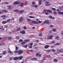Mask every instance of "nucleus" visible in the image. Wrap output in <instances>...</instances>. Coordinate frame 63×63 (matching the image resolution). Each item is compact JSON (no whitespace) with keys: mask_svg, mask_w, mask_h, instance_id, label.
<instances>
[{"mask_svg":"<svg viewBox=\"0 0 63 63\" xmlns=\"http://www.w3.org/2000/svg\"><path fill=\"white\" fill-rule=\"evenodd\" d=\"M59 38V36H56V37H55V38L57 40H58V38Z\"/></svg>","mask_w":63,"mask_h":63,"instance_id":"34","label":"nucleus"},{"mask_svg":"<svg viewBox=\"0 0 63 63\" xmlns=\"http://www.w3.org/2000/svg\"><path fill=\"white\" fill-rule=\"evenodd\" d=\"M36 56H38L39 55V53H37L35 55Z\"/></svg>","mask_w":63,"mask_h":63,"instance_id":"54","label":"nucleus"},{"mask_svg":"<svg viewBox=\"0 0 63 63\" xmlns=\"http://www.w3.org/2000/svg\"><path fill=\"white\" fill-rule=\"evenodd\" d=\"M44 22L45 23H46L48 24V22H49V21L48 20H46L44 21Z\"/></svg>","mask_w":63,"mask_h":63,"instance_id":"18","label":"nucleus"},{"mask_svg":"<svg viewBox=\"0 0 63 63\" xmlns=\"http://www.w3.org/2000/svg\"><path fill=\"white\" fill-rule=\"evenodd\" d=\"M19 59V57H15L14 58V60H16Z\"/></svg>","mask_w":63,"mask_h":63,"instance_id":"12","label":"nucleus"},{"mask_svg":"<svg viewBox=\"0 0 63 63\" xmlns=\"http://www.w3.org/2000/svg\"><path fill=\"white\" fill-rule=\"evenodd\" d=\"M24 12V10H21L19 11L20 13H22Z\"/></svg>","mask_w":63,"mask_h":63,"instance_id":"33","label":"nucleus"},{"mask_svg":"<svg viewBox=\"0 0 63 63\" xmlns=\"http://www.w3.org/2000/svg\"><path fill=\"white\" fill-rule=\"evenodd\" d=\"M50 27H53V25H50Z\"/></svg>","mask_w":63,"mask_h":63,"instance_id":"61","label":"nucleus"},{"mask_svg":"<svg viewBox=\"0 0 63 63\" xmlns=\"http://www.w3.org/2000/svg\"><path fill=\"white\" fill-rule=\"evenodd\" d=\"M42 34L41 33H40L39 34V36H42Z\"/></svg>","mask_w":63,"mask_h":63,"instance_id":"58","label":"nucleus"},{"mask_svg":"<svg viewBox=\"0 0 63 63\" xmlns=\"http://www.w3.org/2000/svg\"><path fill=\"white\" fill-rule=\"evenodd\" d=\"M24 42H25V43H27V42H29L30 41V40L29 39H25L24 40Z\"/></svg>","mask_w":63,"mask_h":63,"instance_id":"10","label":"nucleus"},{"mask_svg":"<svg viewBox=\"0 0 63 63\" xmlns=\"http://www.w3.org/2000/svg\"><path fill=\"white\" fill-rule=\"evenodd\" d=\"M28 46V45H26L24 46H23V47H25V48H27Z\"/></svg>","mask_w":63,"mask_h":63,"instance_id":"25","label":"nucleus"},{"mask_svg":"<svg viewBox=\"0 0 63 63\" xmlns=\"http://www.w3.org/2000/svg\"><path fill=\"white\" fill-rule=\"evenodd\" d=\"M47 12H49L50 13H52V11L50 10H47Z\"/></svg>","mask_w":63,"mask_h":63,"instance_id":"20","label":"nucleus"},{"mask_svg":"<svg viewBox=\"0 0 63 63\" xmlns=\"http://www.w3.org/2000/svg\"><path fill=\"white\" fill-rule=\"evenodd\" d=\"M56 10L57 12H60V10H59L58 9H57Z\"/></svg>","mask_w":63,"mask_h":63,"instance_id":"62","label":"nucleus"},{"mask_svg":"<svg viewBox=\"0 0 63 63\" xmlns=\"http://www.w3.org/2000/svg\"><path fill=\"white\" fill-rule=\"evenodd\" d=\"M4 3L5 4H9V2H5Z\"/></svg>","mask_w":63,"mask_h":63,"instance_id":"44","label":"nucleus"},{"mask_svg":"<svg viewBox=\"0 0 63 63\" xmlns=\"http://www.w3.org/2000/svg\"><path fill=\"white\" fill-rule=\"evenodd\" d=\"M32 23L33 24H37L38 23V22L36 21H32Z\"/></svg>","mask_w":63,"mask_h":63,"instance_id":"7","label":"nucleus"},{"mask_svg":"<svg viewBox=\"0 0 63 63\" xmlns=\"http://www.w3.org/2000/svg\"><path fill=\"white\" fill-rule=\"evenodd\" d=\"M23 58V57L22 56H20L19 57V60H21Z\"/></svg>","mask_w":63,"mask_h":63,"instance_id":"24","label":"nucleus"},{"mask_svg":"<svg viewBox=\"0 0 63 63\" xmlns=\"http://www.w3.org/2000/svg\"><path fill=\"white\" fill-rule=\"evenodd\" d=\"M29 17H30V18H34V17H35L33 16H29Z\"/></svg>","mask_w":63,"mask_h":63,"instance_id":"42","label":"nucleus"},{"mask_svg":"<svg viewBox=\"0 0 63 63\" xmlns=\"http://www.w3.org/2000/svg\"><path fill=\"white\" fill-rule=\"evenodd\" d=\"M52 31H53V32H55V31H56V29H54L52 30Z\"/></svg>","mask_w":63,"mask_h":63,"instance_id":"46","label":"nucleus"},{"mask_svg":"<svg viewBox=\"0 0 63 63\" xmlns=\"http://www.w3.org/2000/svg\"><path fill=\"white\" fill-rule=\"evenodd\" d=\"M49 3V2L46 1L45 2V3L46 4H48V3Z\"/></svg>","mask_w":63,"mask_h":63,"instance_id":"48","label":"nucleus"},{"mask_svg":"<svg viewBox=\"0 0 63 63\" xmlns=\"http://www.w3.org/2000/svg\"><path fill=\"white\" fill-rule=\"evenodd\" d=\"M33 43H30V45L31 46H32V45H33Z\"/></svg>","mask_w":63,"mask_h":63,"instance_id":"53","label":"nucleus"},{"mask_svg":"<svg viewBox=\"0 0 63 63\" xmlns=\"http://www.w3.org/2000/svg\"><path fill=\"white\" fill-rule=\"evenodd\" d=\"M20 33H21L22 34H25V32L24 31H20Z\"/></svg>","mask_w":63,"mask_h":63,"instance_id":"3","label":"nucleus"},{"mask_svg":"<svg viewBox=\"0 0 63 63\" xmlns=\"http://www.w3.org/2000/svg\"><path fill=\"white\" fill-rule=\"evenodd\" d=\"M20 30H21V29H20V28H18L16 30V31H17V32L18 31H20Z\"/></svg>","mask_w":63,"mask_h":63,"instance_id":"14","label":"nucleus"},{"mask_svg":"<svg viewBox=\"0 0 63 63\" xmlns=\"http://www.w3.org/2000/svg\"><path fill=\"white\" fill-rule=\"evenodd\" d=\"M49 47V45H46L45 46L44 48H45L46 49H47V48H48Z\"/></svg>","mask_w":63,"mask_h":63,"instance_id":"4","label":"nucleus"},{"mask_svg":"<svg viewBox=\"0 0 63 63\" xmlns=\"http://www.w3.org/2000/svg\"><path fill=\"white\" fill-rule=\"evenodd\" d=\"M7 27H8V26H5L4 27V28H7Z\"/></svg>","mask_w":63,"mask_h":63,"instance_id":"64","label":"nucleus"},{"mask_svg":"<svg viewBox=\"0 0 63 63\" xmlns=\"http://www.w3.org/2000/svg\"><path fill=\"white\" fill-rule=\"evenodd\" d=\"M58 13H59V14H63V12H59Z\"/></svg>","mask_w":63,"mask_h":63,"instance_id":"35","label":"nucleus"},{"mask_svg":"<svg viewBox=\"0 0 63 63\" xmlns=\"http://www.w3.org/2000/svg\"><path fill=\"white\" fill-rule=\"evenodd\" d=\"M55 43V41H51V44H54V43Z\"/></svg>","mask_w":63,"mask_h":63,"instance_id":"32","label":"nucleus"},{"mask_svg":"<svg viewBox=\"0 0 63 63\" xmlns=\"http://www.w3.org/2000/svg\"><path fill=\"white\" fill-rule=\"evenodd\" d=\"M12 58H10V59H9V60H10V61H12Z\"/></svg>","mask_w":63,"mask_h":63,"instance_id":"63","label":"nucleus"},{"mask_svg":"<svg viewBox=\"0 0 63 63\" xmlns=\"http://www.w3.org/2000/svg\"><path fill=\"white\" fill-rule=\"evenodd\" d=\"M2 24H6V23H7V22L6 21H3L2 22Z\"/></svg>","mask_w":63,"mask_h":63,"instance_id":"23","label":"nucleus"},{"mask_svg":"<svg viewBox=\"0 0 63 63\" xmlns=\"http://www.w3.org/2000/svg\"><path fill=\"white\" fill-rule=\"evenodd\" d=\"M46 15H48V12H45V13Z\"/></svg>","mask_w":63,"mask_h":63,"instance_id":"45","label":"nucleus"},{"mask_svg":"<svg viewBox=\"0 0 63 63\" xmlns=\"http://www.w3.org/2000/svg\"><path fill=\"white\" fill-rule=\"evenodd\" d=\"M37 60V59L36 58H33V60Z\"/></svg>","mask_w":63,"mask_h":63,"instance_id":"56","label":"nucleus"},{"mask_svg":"<svg viewBox=\"0 0 63 63\" xmlns=\"http://www.w3.org/2000/svg\"><path fill=\"white\" fill-rule=\"evenodd\" d=\"M45 5L46 6H50V5H51V4H50V3H49L47 4H45Z\"/></svg>","mask_w":63,"mask_h":63,"instance_id":"28","label":"nucleus"},{"mask_svg":"<svg viewBox=\"0 0 63 63\" xmlns=\"http://www.w3.org/2000/svg\"><path fill=\"white\" fill-rule=\"evenodd\" d=\"M13 12H19V10L18 9H16L15 10H14Z\"/></svg>","mask_w":63,"mask_h":63,"instance_id":"17","label":"nucleus"},{"mask_svg":"<svg viewBox=\"0 0 63 63\" xmlns=\"http://www.w3.org/2000/svg\"><path fill=\"white\" fill-rule=\"evenodd\" d=\"M7 52L9 53H11L12 51H8Z\"/></svg>","mask_w":63,"mask_h":63,"instance_id":"38","label":"nucleus"},{"mask_svg":"<svg viewBox=\"0 0 63 63\" xmlns=\"http://www.w3.org/2000/svg\"><path fill=\"white\" fill-rule=\"evenodd\" d=\"M23 4H24L23 3H21V4L20 5V7H23Z\"/></svg>","mask_w":63,"mask_h":63,"instance_id":"26","label":"nucleus"},{"mask_svg":"<svg viewBox=\"0 0 63 63\" xmlns=\"http://www.w3.org/2000/svg\"><path fill=\"white\" fill-rule=\"evenodd\" d=\"M25 42L24 41L22 42L21 43V45H24V44H25Z\"/></svg>","mask_w":63,"mask_h":63,"instance_id":"27","label":"nucleus"},{"mask_svg":"<svg viewBox=\"0 0 63 63\" xmlns=\"http://www.w3.org/2000/svg\"><path fill=\"white\" fill-rule=\"evenodd\" d=\"M2 12H4V13H8V10H4L2 11Z\"/></svg>","mask_w":63,"mask_h":63,"instance_id":"9","label":"nucleus"},{"mask_svg":"<svg viewBox=\"0 0 63 63\" xmlns=\"http://www.w3.org/2000/svg\"><path fill=\"white\" fill-rule=\"evenodd\" d=\"M6 53H7V51L6 50L4 51L3 52V54H4V55H5Z\"/></svg>","mask_w":63,"mask_h":63,"instance_id":"22","label":"nucleus"},{"mask_svg":"<svg viewBox=\"0 0 63 63\" xmlns=\"http://www.w3.org/2000/svg\"><path fill=\"white\" fill-rule=\"evenodd\" d=\"M27 21H30L31 20L29 18H28L27 19Z\"/></svg>","mask_w":63,"mask_h":63,"instance_id":"47","label":"nucleus"},{"mask_svg":"<svg viewBox=\"0 0 63 63\" xmlns=\"http://www.w3.org/2000/svg\"><path fill=\"white\" fill-rule=\"evenodd\" d=\"M47 52H49L51 51V49L48 50H46Z\"/></svg>","mask_w":63,"mask_h":63,"instance_id":"36","label":"nucleus"},{"mask_svg":"<svg viewBox=\"0 0 63 63\" xmlns=\"http://www.w3.org/2000/svg\"><path fill=\"white\" fill-rule=\"evenodd\" d=\"M63 51V49H60V50L58 51V52H62Z\"/></svg>","mask_w":63,"mask_h":63,"instance_id":"21","label":"nucleus"},{"mask_svg":"<svg viewBox=\"0 0 63 63\" xmlns=\"http://www.w3.org/2000/svg\"><path fill=\"white\" fill-rule=\"evenodd\" d=\"M23 28L24 29H27V28H26V26H24L23 27Z\"/></svg>","mask_w":63,"mask_h":63,"instance_id":"41","label":"nucleus"},{"mask_svg":"<svg viewBox=\"0 0 63 63\" xmlns=\"http://www.w3.org/2000/svg\"><path fill=\"white\" fill-rule=\"evenodd\" d=\"M54 61L55 62H57L58 61V60L57 59H54Z\"/></svg>","mask_w":63,"mask_h":63,"instance_id":"16","label":"nucleus"},{"mask_svg":"<svg viewBox=\"0 0 63 63\" xmlns=\"http://www.w3.org/2000/svg\"><path fill=\"white\" fill-rule=\"evenodd\" d=\"M7 9L8 10H10L11 9V6L10 5L8 6H7Z\"/></svg>","mask_w":63,"mask_h":63,"instance_id":"8","label":"nucleus"},{"mask_svg":"<svg viewBox=\"0 0 63 63\" xmlns=\"http://www.w3.org/2000/svg\"><path fill=\"white\" fill-rule=\"evenodd\" d=\"M42 0H39L38 1L39 5H41V3H42Z\"/></svg>","mask_w":63,"mask_h":63,"instance_id":"11","label":"nucleus"},{"mask_svg":"<svg viewBox=\"0 0 63 63\" xmlns=\"http://www.w3.org/2000/svg\"><path fill=\"white\" fill-rule=\"evenodd\" d=\"M51 56L49 55H48L47 56V58H50Z\"/></svg>","mask_w":63,"mask_h":63,"instance_id":"39","label":"nucleus"},{"mask_svg":"<svg viewBox=\"0 0 63 63\" xmlns=\"http://www.w3.org/2000/svg\"><path fill=\"white\" fill-rule=\"evenodd\" d=\"M32 5H35V3L34 1H33L32 3Z\"/></svg>","mask_w":63,"mask_h":63,"instance_id":"55","label":"nucleus"},{"mask_svg":"<svg viewBox=\"0 0 63 63\" xmlns=\"http://www.w3.org/2000/svg\"><path fill=\"white\" fill-rule=\"evenodd\" d=\"M20 4V2H17L16 1H15L14 3V5H17V4Z\"/></svg>","mask_w":63,"mask_h":63,"instance_id":"2","label":"nucleus"},{"mask_svg":"<svg viewBox=\"0 0 63 63\" xmlns=\"http://www.w3.org/2000/svg\"><path fill=\"white\" fill-rule=\"evenodd\" d=\"M19 49V48L17 47H16V50H17Z\"/></svg>","mask_w":63,"mask_h":63,"instance_id":"37","label":"nucleus"},{"mask_svg":"<svg viewBox=\"0 0 63 63\" xmlns=\"http://www.w3.org/2000/svg\"><path fill=\"white\" fill-rule=\"evenodd\" d=\"M27 5V1H26L25 4V6H26V5Z\"/></svg>","mask_w":63,"mask_h":63,"instance_id":"49","label":"nucleus"},{"mask_svg":"<svg viewBox=\"0 0 63 63\" xmlns=\"http://www.w3.org/2000/svg\"><path fill=\"white\" fill-rule=\"evenodd\" d=\"M23 51L22 50H19L18 51L16 50L14 51L15 53L16 54L18 53L19 55H20L21 53H22Z\"/></svg>","mask_w":63,"mask_h":63,"instance_id":"1","label":"nucleus"},{"mask_svg":"<svg viewBox=\"0 0 63 63\" xmlns=\"http://www.w3.org/2000/svg\"><path fill=\"white\" fill-rule=\"evenodd\" d=\"M8 40H11V39H12V37H9L8 38Z\"/></svg>","mask_w":63,"mask_h":63,"instance_id":"43","label":"nucleus"},{"mask_svg":"<svg viewBox=\"0 0 63 63\" xmlns=\"http://www.w3.org/2000/svg\"><path fill=\"white\" fill-rule=\"evenodd\" d=\"M49 37L50 38V39H52V38H53V36L52 35H49Z\"/></svg>","mask_w":63,"mask_h":63,"instance_id":"15","label":"nucleus"},{"mask_svg":"<svg viewBox=\"0 0 63 63\" xmlns=\"http://www.w3.org/2000/svg\"><path fill=\"white\" fill-rule=\"evenodd\" d=\"M1 17L2 18H6V17H7V16L5 15H4L1 16Z\"/></svg>","mask_w":63,"mask_h":63,"instance_id":"6","label":"nucleus"},{"mask_svg":"<svg viewBox=\"0 0 63 63\" xmlns=\"http://www.w3.org/2000/svg\"><path fill=\"white\" fill-rule=\"evenodd\" d=\"M49 18H51V19H54V18L52 17V16H49Z\"/></svg>","mask_w":63,"mask_h":63,"instance_id":"13","label":"nucleus"},{"mask_svg":"<svg viewBox=\"0 0 63 63\" xmlns=\"http://www.w3.org/2000/svg\"><path fill=\"white\" fill-rule=\"evenodd\" d=\"M29 51L31 52H33L34 51L33 50H29Z\"/></svg>","mask_w":63,"mask_h":63,"instance_id":"60","label":"nucleus"},{"mask_svg":"<svg viewBox=\"0 0 63 63\" xmlns=\"http://www.w3.org/2000/svg\"><path fill=\"white\" fill-rule=\"evenodd\" d=\"M20 42H23V40H22L20 39V40H19V43H20Z\"/></svg>","mask_w":63,"mask_h":63,"instance_id":"40","label":"nucleus"},{"mask_svg":"<svg viewBox=\"0 0 63 63\" xmlns=\"http://www.w3.org/2000/svg\"><path fill=\"white\" fill-rule=\"evenodd\" d=\"M32 14H33V13L32 12H31L30 13V15H32Z\"/></svg>","mask_w":63,"mask_h":63,"instance_id":"52","label":"nucleus"},{"mask_svg":"<svg viewBox=\"0 0 63 63\" xmlns=\"http://www.w3.org/2000/svg\"><path fill=\"white\" fill-rule=\"evenodd\" d=\"M16 38L17 39H19V37L17 36L16 37Z\"/></svg>","mask_w":63,"mask_h":63,"instance_id":"57","label":"nucleus"},{"mask_svg":"<svg viewBox=\"0 0 63 63\" xmlns=\"http://www.w3.org/2000/svg\"><path fill=\"white\" fill-rule=\"evenodd\" d=\"M32 7H34L35 8H37V7H38V6H37V5H36L34 6L33 5H32Z\"/></svg>","mask_w":63,"mask_h":63,"instance_id":"19","label":"nucleus"},{"mask_svg":"<svg viewBox=\"0 0 63 63\" xmlns=\"http://www.w3.org/2000/svg\"><path fill=\"white\" fill-rule=\"evenodd\" d=\"M3 29V26H0V29Z\"/></svg>","mask_w":63,"mask_h":63,"instance_id":"59","label":"nucleus"},{"mask_svg":"<svg viewBox=\"0 0 63 63\" xmlns=\"http://www.w3.org/2000/svg\"><path fill=\"white\" fill-rule=\"evenodd\" d=\"M10 20H11L10 19H9L8 20H7L6 21V23H8V22H10Z\"/></svg>","mask_w":63,"mask_h":63,"instance_id":"31","label":"nucleus"},{"mask_svg":"<svg viewBox=\"0 0 63 63\" xmlns=\"http://www.w3.org/2000/svg\"><path fill=\"white\" fill-rule=\"evenodd\" d=\"M23 19V17H21L19 19V21L21 22L22 21Z\"/></svg>","mask_w":63,"mask_h":63,"instance_id":"5","label":"nucleus"},{"mask_svg":"<svg viewBox=\"0 0 63 63\" xmlns=\"http://www.w3.org/2000/svg\"><path fill=\"white\" fill-rule=\"evenodd\" d=\"M52 51L53 52H55V50H54V49H52Z\"/></svg>","mask_w":63,"mask_h":63,"instance_id":"50","label":"nucleus"},{"mask_svg":"<svg viewBox=\"0 0 63 63\" xmlns=\"http://www.w3.org/2000/svg\"><path fill=\"white\" fill-rule=\"evenodd\" d=\"M55 45L56 46H59V45H60V44L57 43L56 44H55Z\"/></svg>","mask_w":63,"mask_h":63,"instance_id":"29","label":"nucleus"},{"mask_svg":"<svg viewBox=\"0 0 63 63\" xmlns=\"http://www.w3.org/2000/svg\"><path fill=\"white\" fill-rule=\"evenodd\" d=\"M53 14H55V15H57V13H56V12H55V11H54L53 12Z\"/></svg>","mask_w":63,"mask_h":63,"instance_id":"51","label":"nucleus"},{"mask_svg":"<svg viewBox=\"0 0 63 63\" xmlns=\"http://www.w3.org/2000/svg\"><path fill=\"white\" fill-rule=\"evenodd\" d=\"M51 9L53 11H56V9L54 8H52Z\"/></svg>","mask_w":63,"mask_h":63,"instance_id":"30","label":"nucleus"}]
</instances>
